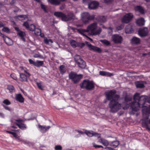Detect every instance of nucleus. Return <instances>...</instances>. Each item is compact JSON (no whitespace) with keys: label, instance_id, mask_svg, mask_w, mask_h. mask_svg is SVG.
I'll return each mask as SVG.
<instances>
[{"label":"nucleus","instance_id":"f3484780","mask_svg":"<svg viewBox=\"0 0 150 150\" xmlns=\"http://www.w3.org/2000/svg\"><path fill=\"white\" fill-rule=\"evenodd\" d=\"M125 32L127 34L131 33L133 32V30L131 25H128L126 27Z\"/></svg>","mask_w":150,"mask_h":150},{"label":"nucleus","instance_id":"6ab92c4d","mask_svg":"<svg viewBox=\"0 0 150 150\" xmlns=\"http://www.w3.org/2000/svg\"><path fill=\"white\" fill-rule=\"evenodd\" d=\"M136 23L138 25L140 26L143 25L145 23V21L144 18H140L137 20Z\"/></svg>","mask_w":150,"mask_h":150},{"label":"nucleus","instance_id":"aec40b11","mask_svg":"<svg viewBox=\"0 0 150 150\" xmlns=\"http://www.w3.org/2000/svg\"><path fill=\"white\" fill-rule=\"evenodd\" d=\"M140 41V39L139 38L135 37H133L131 40L132 44H139Z\"/></svg>","mask_w":150,"mask_h":150},{"label":"nucleus","instance_id":"dca6fc26","mask_svg":"<svg viewBox=\"0 0 150 150\" xmlns=\"http://www.w3.org/2000/svg\"><path fill=\"white\" fill-rule=\"evenodd\" d=\"M88 45L89 48L90 50H92L99 53H100L101 52V50L100 48L92 46L91 44H89Z\"/></svg>","mask_w":150,"mask_h":150},{"label":"nucleus","instance_id":"8fccbe9b","mask_svg":"<svg viewBox=\"0 0 150 150\" xmlns=\"http://www.w3.org/2000/svg\"><path fill=\"white\" fill-rule=\"evenodd\" d=\"M11 77L13 79L16 80H17V78L16 76V74H11Z\"/></svg>","mask_w":150,"mask_h":150},{"label":"nucleus","instance_id":"3c124183","mask_svg":"<svg viewBox=\"0 0 150 150\" xmlns=\"http://www.w3.org/2000/svg\"><path fill=\"white\" fill-rule=\"evenodd\" d=\"M7 132L9 134H11L15 138L17 136L16 134V133L12 132L11 131H7Z\"/></svg>","mask_w":150,"mask_h":150},{"label":"nucleus","instance_id":"2eb2a0df","mask_svg":"<svg viewBox=\"0 0 150 150\" xmlns=\"http://www.w3.org/2000/svg\"><path fill=\"white\" fill-rule=\"evenodd\" d=\"M74 15L71 12H69L67 15L65 14L64 18H63V21H67L71 20L73 17Z\"/></svg>","mask_w":150,"mask_h":150},{"label":"nucleus","instance_id":"c756f323","mask_svg":"<svg viewBox=\"0 0 150 150\" xmlns=\"http://www.w3.org/2000/svg\"><path fill=\"white\" fill-rule=\"evenodd\" d=\"M48 1L51 4L56 6L60 4V1L58 0H48Z\"/></svg>","mask_w":150,"mask_h":150},{"label":"nucleus","instance_id":"774afa93","mask_svg":"<svg viewBox=\"0 0 150 150\" xmlns=\"http://www.w3.org/2000/svg\"><path fill=\"white\" fill-rule=\"evenodd\" d=\"M76 131L77 132L79 133H80L81 134H83L85 133V132H83L81 131H79V130H76Z\"/></svg>","mask_w":150,"mask_h":150},{"label":"nucleus","instance_id":"e2e57ef3","mask_svg":"<svg viewBox=\"0 0 150 150\" xmlns=\"http://www.w3.org/2000/svg\"><path fill=\"white\" fill-rule=\"evenodd\" d=\"M4 26L5 24L1 21H0V28L4 27Z\"/></svg>","mask_w":150,"mask_h":150},{"label":"nucleus","instance_id":"c85d7f7f","mask_svg":"<svg viewBox=\"0 0 150 150\" xmlns=\"http://www.w3.org/2000/svg\"><path fill=\"white\" fill-rule=\"evenodd\" d=\"M144 81H137L135 82V84L137 88H143L144 87Z\"/></svg>","mask_w":150,"mask_h":150},{"label":"nucleus","instance_id":"13d9d810","mask_svg":"<svg viewBox=\"0 0 150 150\" xmlns=\"http://www.w3.org/2000/svg\"><path fill=\"white\" fill-rule=\"evenodd\" d=\"M41 7L42 9H43L44 10V11L45 12H47V11L46 9V7L45 5H43L42 4H41Z\"/></svg>","mask_w":150,"mask_h":150},{"label":"nucleus","instance_id":"de8ad7c7","mask_svg":"<svg viewBox=\"0 0 150 150\" xmlns=\"http://www.w3.org/2000/svg\"><path fill=\"white\" fill-rule=\"evenodd\" d=\"M42 82H40V83H37V86H38V88L41 90H43V88H42Z\"/></svg>","mask_w":150,"mask_h":150},{"label":"nucleus","instance_id":"58836bf2","mask_svg":"<svg viewBox=\"0 0 150 150\" xmlns=\"http://www.w3.org/2000/svg\"><path fill=\"white\" fill-rule=\"evenodd\" d=\"M99 21L102 22H105L106 21V17L104 16H100L99 17Z\"/></svg>","mask_w":150,"mask_h":150},{"label":"nucleus","instance_id":"a18cd8bd","mask_svg":"<svg viewBox=\"0 0 150 150\" xmlns=\"http://www.w3.org/2000/svg\"><path fill=\"white\" fill-rule=\"evenodd\" d=\"M3 103L6 105H8L11 104V102L7 99H6L3 100Z\"/></svg>","mask_w":150,"mask_h":150},{"label":"nucleus","instance_id":"37998d69","mask_svg":"<svg viewBox=\"0 0 150 150\" xmlns=\"http://www.w3.org/2000/svg\"><path fill=\"white\" fill-rule=\"evenodd\" d=\"M143 96L145 97V99L144 100V103L146 102L150 103V95L148 96Z\"/></svg>","mask_w":150,"mask_h":150},{"label":"nucleus","instance_id":"864d4df0","mask_svg":"<svg viewBox=\"0 0 150 150\" xmlns=\"http://www.w3.org/2000/svg\"><path fill=\"white\" fill-rule=\"evenodd\" d=\"M2 106L6 110H8L9 111H11V109L8 106H6L2 104Z\"/></svg>","mask_w":150,"mask_h":150},{"label":"nucleus","instance_id":"9b49d317","mask_svg":"<svg viewBox=\"0 0 150 150\" xmlns=\"http://www.w3.org/2000/svg\"><path fill=\"white\" fill-rule=\"evenodd\" d=\"M148 32L147 28L145 27L139 29L138 31V34L141 37H144L147 35Z\"/></svg>","mask_w":150,"mask_h":150},{"label":"nucleus","instance_id":"2f4dec72","mask_svg":"<svg viewBox=\"0 0 150 150\" xmlns=\"http://www.w3.org/2000/svg\"><path fill=\"white\" fill-rule=\"evenodd\" d=\"M7 89L11 93L15 92V89L14 86L11 85H9L7 86Z\"/></svg>","mask_w":150,"mask_h":150},{"label":"nucleus","instance_id":"052dcab7","mask_svg":"<svg viewBox=\"0 0 150 150\" xmlns=\"http://www.w3.org/2000/svg\"><path fill=\"white\" fill-rule=\"evenodd\" d=\"M85 45V44L84 43H81L78 44V45L77 46H79L81 48H82Z\"/></svg>","mask_w":150,"mask_h":150},{"label":"nucleus","instance_id":"cd10ccee","mask_svg":"<svg viewBox=\"0 0 150 150\" xmlns=\"http://www.w3.org/2000/svg\"><path fill=\"white\" fill-rule=\"evenodd\" d=\"M98 142L102 144L104 146H107L109 144V142L108 141L104 139L100 138L98 141Z\"/></svg>","mask_w":150,"mask_h":150},{"label":"nucleus","instance_id":"69168bd1","mask_svg":"<svg viewBox=\"0 0 150 150\" xmlns=\"http://www.w3.org/2000/svg\"><path fill=\"white\" fill-rule=\"evenodd\" d=\"M0 117L2 118H4L5 117L4 114L3 113L0 112Z\"/></svg>","mask_w":150,"mask_h":150},{"label":"nucleus","instance_id":"680f3d73","mask_svg":"<svg viewBox=\"0 0 150 150\" xmlns=\"http://www.w3.org/2000/svg\"><path fill=\"white\" fill-rule=\"evenodd\" d=\"M92 0H83V3L84 4H86L91 1Z\"/></svg>","mask_w":150,"mask_h":150},{"label":"nucleus","instance_id":"0eeeda50","mask_svg":"<svg viewBox=\"0 0 150 150\" xmlns=\"http://www.w3.org/2000/svg\"><path fill=\"white\" fill-rule=\"evenodd\" d=\"M111 40L115 43L120 44L122 42L123 38L119 35L114 34L112 35Z\"/></svg>","mask_w":150,"mask_h":150},{"label":"nucleus","instance_id":"ea45409f","mask_svg":"<svg viewBox=\"0 0 150 150\" xmlns=\"http://www.w3.org/2000/svg\"><path fill=\"white\" fill-rule=\"evenodd\" d=\"M71 46L74 48L77 46L78 44L74 40H72L71 42Z\"/></svg>","mask_w":150,"mask_h":150},{"label":"nucleus","instance_id":"79ce46f5","mask_svg":"<svg viewBox=\"0 0 150 150\" xmlns=\"http://www.w3.org/2000/svg\"><path fill=\"white\" fill-rule=\"evenodd\" d=\"M100 42L107 46H108L110 44V43L109 41L105 40H101Z\"/></svg>","mask_w":150,"mask_h":150},{"label":"nucleus","instance_id":"b1692460","mask_svg":"<svg viewBox=\"0 0 150 150\" xmlns=\"http://www.w3.org/2000/svg\"><path fill=\"white\" fill-rule=\"evenodd\" d=\"M15 18L19 20L23 21L27 19V16L26 15H20L15 17Z\"/></svg>","mask_w":150,"mask_h":150},{"label":"nucleus","instance_id":"f704fd0d","mask_svg":"<svg viewBox=\"0 0 150 150\" xmlns=\"http://www.w3.org/2000/svg\"><path fill=\"white\" fill-rule=\"evenodd\" d=\"M16 124L20 128L22 129H24L26 128V125L24 124H18L17 123Z\"/></svg>","mask_w":150,"mask_h":150},{"label":"nucleus","instance_id":"bb28decb","mask_svg":"<svg viewBox=\"0 0 150 150\" xmlns=\"http://www.w3.org/2000/svg\"><path fill=\"white\" fill-rule=\"evenodd\" d=\"M136 11L139 12L141 14H144V8L141 6H137L134 8Z\"/></svg>","mask_w":150,"mask_h":150},{"label":"nucleus","instance_id":"39448f33","mask_svg":"<svg viewBox=\"0 0 150 150\" xmlns=\"http://www.w3.org/2000/svg\"><path fill=\"white\" fill-rule=\"evenodd\" d=\"M80 86L82 88H85L87 90H91L94 88V84L92 81L85 80L80 84Z\"/></svg>","mask_w":150,"mask_h":150},{"label":"nucleus","instance_id":"5fc2aeb1","mask_svg":"<svg viewBox=\"0 0 150 150\" xmlns=\"http://www.w3.org/2000/svg\"><path fill=\"white\" fill-rule=\"evenodd\" d=\"M93 145L94 147L96 148H103V146L101 145H98L95 144V143L93 144Z\"/></svg>","mask_w":150,"mask_h":150},{"label":"nucleus","instance_id":"09e8293b","mask_svg":"<svg viewBox=\"0 0 150 150\" xmlns=\"http://www.w3.org/2000/svg\"><path fill=\"white\" fill-rule=\"evenodd\" d=\"M23 25L26 28L28 29L29 28V25L28 22L27 21L24 22L23 24Z\"/></svg>","mask_w":150,"mask_h":150},{"label":"nucleus","instance_id":"a211bd4d","mask_svg":"<svg viewBox=\"0 0 150 150\" xmlns=\"http://www.w3.org/2000/svg\"><path fill=\"white\" fill-rule=\"evenodd\" d=\"M27 76L25 74L20 73V80L21 81H27Z\"/></svg>","mask_w":150,"mask_h":150},{"label":"nucleus","instance_id":"c03bdc74","mask_svg":"<svg viewBox=\"0 0 150 150\" xmlns=\"http://www.w3.org/2000/svg\"><path fill=\"white\" fill-rule=\"evenodd\" d=\"M35 28V25H34L31 24L29 26L28 29H29L30 30L33 31H34Z\"/></svg>","mask_w":150,"mask_h":150},{"label":"nucleus","instance_id":"7ed1b4c3","mask_svg":"<svg viewBox=\"0 0 150 150\" xmlns=\"http://www.w3.org/2000/svg\"><path fill=\"white\" fill-rule=\"evenodd\" d=\"M78 32L82 35H85V34L89 32L90 35H96L99 34L101 32V28L98 27L95 23H92L88 26L86 29H77Z\"/></svg>","mask_w":150,"mask_h":150},{"label":"nucleus","instance_id":"bf43d9fd","mask_svg":"<svg viewBox=\"0 0 150 150\" xmlns=\"http://www.w3.org/2000/svg\"><path fill=\"white\" fill-rule=\"evenodd\" d=\"M66 7V5L65 4H62L60 7L59 8L61 10H62L64 9Z\"/></svg>","mask_w":150,"mask_h":150},{"label":"nucleus","instance_id":"338daca9","mask_svg":"<svg viewBox=\"0 0 150 150\" xmlns=\"http://www.w3.org/2000/svg\"><path fill=\"white\" fill-rule=\"evenodd\" d=\"M129 105L128 104H127V105L126 106H125V107H123L122 108L124 110H125L127 109V108L129 107Z\"/></svg>","mask_w":150,"mask_h":150},{"label":"nucleus","instance_id":"e433bc0d","mask_svg":"<svg viewBox=\"0 0 150 150\" xmlns=\"http://www.w3.org/2000/svg\"><path fill=\"white\" fill-rule=\"evenodd\" d=\"M43 63V62L42 61L37 60V62L35 63V66L39 67L42 66Z\"/></svg>","mask_w":150,"mask_h":150},{"label":"nucleus","instance_id":"423d86ee","mask_svg":"<svg viewBox=\"0 0 150 150\" xmlns=\"http://www.w3.org/2000/svg\"><path fill=\"white\" fill-rule=\"evenodd\" d=\"M81 16L82 21L85 24L88 23L89 20H92L94 18L93 16H90L88 12H85L81 13Z\"/></svg>","mask_w":150,"mask_h":150},{"label":"nucleus","instance_id":"473e14b6","mask_svg":"<svg viewBox=\"0 0 150 150\" xmlns=\"http://www.w3.org/2000/svg\"><path fill=\"white\" fill-rule=\"evenodd\" d=\"M132 99V97L129 95H126L125 97V100L126 103H130V102Z\"/></svg>","mask_w":150,"mask_h":150},{"label":"nucleus","instance_id":"c9c22d12","mask_svg":"<svg viewBox=\"0 0 150 150\" xmlns=\"http://www.w3.org/2000/svg\"><path fill=\"white\" fill-rule=\"evenodd\" d=\"M74 59L76 63H77L78 62L80 61L82 59L81 58L80 56L77 54H76L75 56Z\"/></svg>","mask_w":150,"mask_h":150},{"label":"nucleus","instance_id":"0e129e2a","mask_svg":"<svg viewBox=\"0 0 150 150\" xmlns=\"http://www.w3.org/2000/svg\"><path fill=\"white\" fill-rule=\"evenodd\" d=\"M83 35L85 36L87 38H88V39H89L90 40V41H91V42L93 41V40L91 38H89V37H88L87 35H86V34H85V35Z\"/></svg>","mask_w":150,"mask_h":150},{"label":"nucleus","instance_id":"6e6d98bb","mask_svg":"<svg viewBox=\"0 0 150 150\" xmlns=\"http://www.w3.org/2000/svg\"><path fill=\"white\" fill-rule=\"evenodd\" d=\"M29 62L30 64H32L34 66H35L36 62H34L32 59H28Z\"/></svg>","mask_w":150,"mask_h":150},{"label":"nucleus","instance_id":"393cba45","mask_svg":"<svg viewBox=\"0 0 150 150\" xmlns=\"http://www.w3.org/2000/svg\"><path fill=\"white\" fill-rule=\"evenodd\" d=\"M99 74L102 76H111L113 75V74L105 71H100L99 72Z\"/></svg>","mask_w":150,"mask_h":150},{"label":"nucleus","instance_id":"4c0bfd02","mask_svg":"<svg viewBox=\"0 0 150 150\" xmlns=\"http://www.w3.org/2000/svg\"><path fill=\"white\" fill-rule=\"evenodd\" d=\"M44 42L45 44L49 45L50 44V42L52 43L53 42V41L52 39H48L47 38H45L44 39Z\"/></svg>","mask_w":150,"mask_h":150},{"label":"nucleus","instance_id":"412c9836","mask_svg":"<svg viewBox=\"0 0 150 150\" xmlns=\"http://www.w3.org/2000/svg\"><path fill=\"white\" fill-rule=\"evenodd\" d=\"M34 33L35 35H40L41 37H43L45 35L44 34L41 33V30L39 28H36L34 30Z\"/></svg>","mask_w":150,"mask_h":150},{"label":"nucleus","instance_id":"4468645a","mask_svg":"<svg viewBox=\"0 0 150 150\" xmlns=\"http://www.w3.org/2000/svg\"><path fill=\"white\" fill-rule=\"evenodd\" d=\"M6 44L8 45H12L13 44L12 40L9 38L4 35V37H2Z\"/></svg>","mask_w":150,"mask_h":150},{"label":"nucleus","instance_id":"4be33fe9","mask_svg":"<svg viewBox=\"0 0 150 150\" xmlns=\"http://www.w3.org/2000/svg\"><path fill=\"white\" fill-rule=\"evenodd\" d=\"M78 67L81 68H84L86 67V62L82 59L77 63Z\"/></svg>","mask_w":150,"mask_h":150},{"label":"nucleus","instance_id":"1a4fd4ad","mask_svg":"<svg viewBox=\"0 0 150 150\" xmlns=\"http://www.w3.org/2000/svg\"><path fill=\"white\" fill-rule=\"evenodd\" d=\"M14 28L17 32V35L21 37V39L24 42H25V37L26 36V34L25 33L21 30L18 27H15Z\"/></svg>","mask_w":150,"mask_h":150},{"label":"nucleus","instance_id":"7c9ffc66","mask_svg":"<svg viewBox=\"0 0 150 150\" xmlns=\"http://www.w3.org/2000/svg\"><path fill=\"white\" fill-rule=\"evenodd\" d=\"M59 69L61 74L63 75L66 71V69L65 66L63 65H61L59 67Z\"/></svg>","mask_w":150,"mask_h":150},{"label":"nucleus","instance_id":"f257e3e1","mask_svg":"<svg viewBox=\"0 0 150 150\" xmlns=\"http://www.w3.org/2000/svg\"><path fill=\"white\" fill-rule=\"evenodd\" d=\"M145 97L143 96H140V94L138 93H135L133 96L134 101L131 103L130 105L131 109L132 112H130L131 114H134L133 111H137L142 108L143 115L146 119H148L149 114H150V105L148 108L146 106H144V100Z\"/></svg>","mask_w":150,"mask_h":150},{"label":"nucleus","instance_id":"f03ea898","mask_svg":"<svg viewBox=\"0 0 150 150\" xmlns=\"http://www.w3.org/2000/svg\"><path fill=\"white\" fill-rule=\"evenodd\" d=\"M116 93L115 90H112L106 92L105 93L106 99L104 101V103H106L107 100H110L108 106L110 108V111L113 113L116 112L121 108V104L119 103L117 101L120 96L116 94Z\"/></svg>","mask_w":150,"mask_h":150},{"label":"nucleus","instance_id":"603ef678","mask_svg":"<svg viewBox=\"0 0 150 150\" xmlns=\"http://www.w3.org/2000/svg\"><path fill=\"white\" fill-rule=\"evenodd\" d=\"M55 149L56 150H62V147L60 145H57L55 146Z\"/></svg>","mask_w":150,"mask_h":150},{"label":"nucleus","instance_id":"ddd939ff","mask_svg":"<svg viewBox=\"0 0 150 150\" xmlns=\"http://www.w3.org/2000/svg\"><path fill=\"white\" fill-rule=\"evenodd\" d=\"M98 5L99 3L98 2L93 1L88 4V8L90 9H94L98 7Z\"/></svg>","mask_w":150,"mask_h":150},{"label":"nucleus","instance_id":"72a5a7b5","mask_svg":"<svg viewBox=\"0 0 150 150\" xmlns=\"http://www.w3.org/2000/svg\"><path fill=\"white\" fill-rule=\"evenodd\" d=\"M119 144V143L118 141H114L112 142L110 144V146L113 148L116 147Z\"/></svg>","mask_w":150,"mask_h":150},{"label":"nucleus","instance_id":"a19ab883","mask_svg":"<svg viewBox=\"0 0 150 150\" xmlns=\"http://www.w3.org/2000/svg\"><path fill=\"white\" fill-rule=\"evenodd\" d=\"M2 30L8 33H10V29H9L7 27H4V28L2 29Z\"/></svg>","mask_w":150,"mask_h":150},{"label":"nucleus","instance_id":"9d476101","mask_svg":"<svg viewBox=\"0 0 150 150\" xmlns=\"http://www.w3.org/2000/svg\"><path fill=\"white\" fill-rule=\"evenodd\" d=\"M38 127L39 130L42 133H44L48 131L51 127L48 126L41 125L40 124L38 125Z\"/></svg>","mask_w":150,"mask_h":150},{"label":"nucleus","instance_id":"a878e982","mask_svg":"<svg viewBox=\"0 0 150 150\" xmlns=\"http://www.w3.org/2000/svg\"><path fill=\"white\" fill-rule=\"evenodd\" d=\"M16 100L20 103H23L24 101V99L21 94L16 95Z\"/></svg>","mask_w":150,"mask_h":150},{"label":"nucleus","instance_id":"49530a36","mask_svg":"<svg viewBox=\"0 0 150 150\" xmlns=\"http://www.w3.org/2000/svg\"><path fill=\"white\" fill-rule=\"evenodd\" d=\"M124 26L122 24L116 27V30H121L124 28Z\"/></svg>","mask_w":150,"mask_h":150},{"label":"nucleus","instance_id":"5701e85b","mask_svg":"<svg viewBox=\"0 0 150 150\" xmlns=\"http://www.w3.org/2000/svg\"><path fill=\"white\" fill-rule=\"evenodd\" d=\"M54 15L57 17H61L63 21V18H64L65 14L61 12H55L54 13Z\"/></svg>","mask_w":150,"mask_h":150},{"label":"nucleus","instance_id":"6e6552de","mask_svg":"<svg viewBox=\"0 0 150 150\" xmlns=\"http://www.w3.org/2000/svg\"><path fill=\"white\" fill-rule=\"evenodd\" d=\"M133 17V15L132 13H127L122 18V23H128L132 20Z\"/></svg>","mask_w":150,"mask_h":150},{"label":"nucleus","instance_id":"4d7b16f0","mask_svg":"<svg viewBox=\"0 0 150 150\" xmlns=\"http://www.w3.org/2000/svg\"><path fill=\"white\" fill-rule=\"evenodd\" d=\"M15 139L16 141H18V142H21L22 141V139H21L19 138V136H17L15 138Z\"/></svg>","mask_w":150,"mask_h":150},{"label":"nucleus","instance_id":"20e7f679","mask_svg":"<svg viewBox=\"0 0 150 150\" xmlns=\"http://www.w3.org/2000/svg\"><path fill=\"white\" fill-rule=\"evenodd\" d=\"M81 74H77L76 73L73 72H71L69 74V79L71 80L74 84L78 83L82 78Z\"/></svg>","mask_w":150,"mask_h":150},{"label":"nucleus","instance_id":"f8f14e48","mask_svg":"<svg viewBox=\"0 0 150 150\" xmlns=\"http://www.w3.org/2000/svg\"><path fill=\"white\" fill-rule=\"evenodd\" d=\"M85 134H86L88 137H91L93 136H95L99 138L100 137V134L93 131L86 130Z\"/></svg>","mask_w":150,"mask_h":150}]
</instances>
